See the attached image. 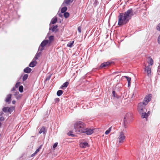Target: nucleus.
<instances>
[{"instance_id": "29", "label": "nucleus", "mask_w": 160, "mask_h": 160, "mask_svg": "<svg viewBox=\"0 0 160 160\" xmlns=\"http://www.w3.org/2000/svg\"><path fill=\"white\" fill-rule=\"evenodd\" d=\"M28 75L27 74H25L23 76V78H22L23 81H24L25 80H26L27 79V78L28 77Z\"/></svg>"}, {"instance_id": "23", "label": "nucleus", "mask_w": 160, "mask_h": 160, "mask_svg": "<svg viewBox=\"0 0 160 160\" xmlns=\"http://www.w3.org/2000/svg\"><path fill=\"white\" fill-rule=\"evenodd\" d=\"M74 41H72L70 42L69 43H68L67 44V46L68 47H69L70 48L72 47L73 45V44L74 43Z\"/></svg>"}, {"instance_id": "28", "label": "nucleus", "mask_w": 160, "mask_h": 160, "mask_svg": "<svg viewBox=\"0 0 160 160\" xmlns=\"http://www.w3.org/2000/svg\"><path fill=\"white\" fill-rule=\"evenodd\" d=\"M40 54L39 53H37L35 56L34 59L35 60H37L38 59L39 57H40Z\"/></svg>"}, {"instance_id": "18", "label": "nucleus", "mask_w": 160, "mask_h": 160, "mask_svg": "<svg viewBox=\"0 0 160 160\" xmlns=\"http://www.w3.org/2000/svg\"><path fill=\"white\" fill-rule=\"evenodd\" d=\"M69 84V82H66L64 83L61 86V88L62 89H63L64 88H66L67 87Z\"/></svg>"}, {"instance_id": "2", "label": "nucleus", "mask_w": 160, "mask_h": 160, "mask_svg": "<svg viewBox=\"0 0 160 160\" xmlns=\"http://www.w3.org/2000/svg\"><path fill=\"white\" fill-rule=\"evenodd\" d=\"M75 131L80 133H83V131L86 127L85 124L81 121L76 122L74 125Z\"/></svg>"}, {"instance_id": "22", "label": "nucleus", "mask_w": 160, "mask_h": 160, "mask_svg": "<svg viewBox=\"0 0 160 160\" xmlns=\"http://www.w3.org/2000/svg\"><path fill=\"white\" fill-rule=\"evenodd\" d=\"M54 37L53 36H50L49 37V40H48V41H49V43H51L53 41V40H54Z\"/></svg>"}, {"instance_id": "47", "label": "nucleus", "mask_w": 160, "mask_h": 160, "mask_svg": "<svg viewBox=\"0 0 160 160\" xmlns=\"http://www.w3.org/2000/svg\"><path fill=\"white\" fill-rule=\"evenodd\" d=\"M56 99L58 100V101L59 100V98H57Z\"/></svg>"}, {"instance_id": "32", "label": "nucleus", "mask_w": 160, "mask_h": 160, "mask_svg": "<svg viewBox=\"0 0 160 160\" xmlns=\"http://www.w3.org/2000/svg\"><path fill=\"white\" fill-rule=\"evenodd\" d=\"M19 90L21 92H22L23 91V87L22 86H20L19 88Z\"/></svg>"}, {"instance_id": "36", "label": "nucleus", "mask_w": 160, "mask_h": 160, "mask_svg": "<svg viewBox=\"0 0 160 160\" xmlns=\"http://www.w3.org/2000/svg\"><path fill=\"white\" fill-rule=\"evenodd\" d=\"M2 111L6 112L7 111L8 112V107H4L2 109Z\"/></svg>"}, {"instance_id": "24", "label": "nucleus", "mask_w": 160, "mask_h": 160, "mask_svg": "<svg viewBox=\"0 0 160 160\" xmlns=\"http://www.w3.org/2000/svg\"><path fill=\"white\" fill-rule=\"evenodd\" d=\"M63 92L62 90H59L58 91V92H57V94L58 96H61L62 94L63 93Z\"/></svg>"}, {"instance_id": "42", "label": "nucleus", "mask_w": 160, "mask_h": 160, "mask_svg": "<svg viewBox=\"0 0 160 160\" xmlns=\"http://www.w3.org/2000/svg\"><path fill=\"white\" fill-rule=\"evenodd\" d=\"M19 84H20L19 82L16 83V85H15L16 87L17 88L18 87V86L19 85Z\"/></svg>"}, {"instance_id": "38", "label": "nucleus", "mask_w": 160, "mask_h": 160, "mask_svg": "<svg viewBox=\"0 0 160 160\" xmlns=\"http://www.w3.org/2000/svg\"><path fill=\"white\" fill-rule=\"evenodd\" d=\"M58 142H56L55 143L53 146V148H54V149H55L57 146L58 145Z\"/></svg>"}, {"instance_id": "43", "label": "nucleus", "mask_w": 160, "mask_h": 160, "mask_svg": "<svg viewBox=\"0 0 160 160\" xmlns=\"http://www.w3.org/2000/svg\"><path fill=\"white\" fill-rule=\"evenodd\" d=\"M36 154V153L35 152L34 153L32 154L31 155V157H32L34 156Z\"/></svg>"}, {"instance_id": "6", "label": "nucleus", "mask_w": 160, "mask_h": 160, "mask_svg": "<svg viewBox=\"0 0 160 160\" xmlns=\"http://www.w3.org/2000/svg\"><path fill=\"white\" fill-rule=\"evenodd\" d=\"M144 104L142 102H140L138 105V109L140 113H142L143 111L144 108Z\"/></svg>"}, {"instance_id": "13", "label": "nucleus", "mask_w": 160, "mask_h": 160, "mask_svg": "<svg viewBox=\"0 0 160 160\" xmlns=\"http://www.w3.org/2000/svg\"><path fill=\"white\" fill-rule=\"evenodd\" d=\"M148 113L149 114V112H148L147 113L146 112L143 113V112L140 113L141 115V117L142 118H147L148 117Z\"/></svg>"}, {"instance_id": "27", "label": "nucleus", "mask_w": 160, "mask_h": 160, "mask_svg": "<svg viewBox=\"0 0 160 160\" xmlns=\"http://www.w3.org/2000/svg\"><path fill=\"white\" fill-rule=\"evenodd\" d=\"M72 2V1H71V0H65L64 2L66 4H69Z\"/></svg>"}, {"instance_id": "11", "label": "nucleus", "mask_w": 160, "mask_h": 160, "mask_svg": "<svg viewBox=\"0 0 160 160\" xmlns=\"http://www.w3.org/2000/svg\"><path fill=\"white\" fill-rule=\"evenodd\" d=\"M111 64V63L109 62H104L102 63L100 66V68H105L106 67H108L109 65H110Z\"/></svg>"}, {"instance_id": "35", "label": "nucleus", "mask_w": 160, "mask_h": 160, "mask_svg": "<svg viewBox=\"0 0 160 160\" xmlns=\"http://www.w3.org/2000/svg\"><path fill=\"white\" fill-rule=\"evenodd\" d=\"M112 94L113 96L114 97H117V95L116 93L114 91H113L112 92Z\"/></svg>"}, {"instance_id": "10", "label": "nucleus", "mask_w": 160, "mask_h": 160, "mask_svg": "<svg viewBox=\"0 0 160 160\" xmlns=\"http://www.w3.org/2000/svg\"><path fill=\"white\" fill-rule=\"evenodd\" d=\"M147 59V62L148 64V65H150L152 66L154 63L153 60L151 57H148Z\"/></svg>"}, {"instance_id": "49", "label": "nucleus", "mask_w": 160, "mask_h": 160, "mask_svg": "<svg viewBox=\"0 0 160 160\" xmlns=\"http://www.w3.org/2000/svg\"><path fill=\"white\" fill-rule=\"evenodd\" d=\"M48 79V78H46V80H47Z\"/></svg>"}, {"instance_id": "20", "label": "nucleus", "mask_w": 160, "mask_h": 160, "mask_svg": "<svg viewBox=\"0 0 160 160\" xmlns=\"http://www.w3.org/2000/svg\"><path fill=\"white\" fill-rule=\"evenodd\" d=\"M14 106H12L10 108L8 107V112L10 113L14 110Z\"/></svg>"}, {"instance_id": "17", "label": "nucleus", "mask_w": 160, "mask_h": 160, "mask_svg": "<svg viewBox=\"0 0 160 160\" xmlns=\"http://www.w3.org/2000/svg\"><path fill=\"white\" fill-rule=\"evenodd\" d=\"M46 131L45 130V128L44 127H42L41 129H40L39 133V134H41L42 133H43L44 134H45Z\"/></svg>"}, {"instance_id": "7", "label": "nucleus", "mask_w": 160, "mask_h": 160, "mask_svg": "<svg viewBox=\"0 0 160 160\" xmlns=\"http://www.w3.org/2000/svg\"><path fill=\"white\" fill-rule=\"evenodd\" d=\"M93 130L94 129L87 128L85 127L83 131V133H86L87 135H90L93 132Z\"/></svg>"}, {"instance_id": "34", "label": "nucleus", "mask_w": 160, "mask_h": 160, "mask_svg": "<svg viewBox=\"0 0 160 160\" xmlns=\"http://www.w3.org/2000/svg\"><path fill=\"white\" fill-rule=\"evenodd\" d=\"M72 133H73L72 131H70L68 133V134L69 136H71L72 137H74L75 136V135L73 134H72Z\"/></svg>"}, {"instance_id": "37", "label": "nucleus", "mask_w": 160, "mask_h": 160, "mask_svg": "<svg viewBox=\"0 0 160 160\" xmlns=\"http://www.w3.org/2000/svg\"><path fill=\"white\" fill-rule=\"evenodd\" d=\"M157 30L160 31V23L158 24L156 28Z\"/></svg>"}, {"instance_id": "40", "label": "nucleus", "mask_w": 160, "mask_h": 160, "mask_svg": "<svg viewBox=\"0 0 160 160\" xmlns=\"http://www.w3.org/2000/svg\"><path fill=\"white\" fill-rule=\"evenodd\" d=\"M78 30L79 32L80 33L81 32V28L80 27H79L78 28Z\"/></svg>"}, {"instance_id": "1", "label": "nucleus", "mask_w": 160, "mask_h": 160, "mask_svg": "<svg viewBox=\"0 0 160 160\" xmlns=\"http://www.w3.org/2000/svg\"><path fill=\"white\" fill-rule=\"evenodd\" d=\"M133 15V11L130 9L124 13H120L118 17V25L122 26L126 24L129 21Z\"/></svg>"}, {"instance_id": "46", "label": "nucleus", "mask_w": 160, "mask_h": 160, "mask_svg": "<svg viewBox=\"0 0 160 160\" xmlns=\"http://www.w3.org/2000/svg\"><path fill=\"white\" fill-rule=\"evenodd\" d=\"M15 88L14 87L12 89V91H14L15 90Z\"/></svg>"}, {"instance_id": "16", "label": "nucleus", "mask_w": 160, "mask_h": 160, "mask_svg": "<svg viewBox=\"0 0 160 160\" xmlns=\"http://www.w3.org/2000/svg\"><path fill=\"white\" fill-rule=\"evenodd\" d=\"M32 69L28 67H27L24 69V72L25 73H29Z\"/></svg>"}, {"instance_id": "14", "label": "nucleus", "mask_w": 160, "mask_h": 160, "mask_svg": "<svg viewBox=\"0 0 160 160\" xmlns=\"http://www.w3.org/2000/svg\"><path fill=\"white\" fill-rule=\"evenodd\" d=\"M37 64V62L35 61L32 62L29 64V66L31 67H33L35 66Z\"/></svg>"}, {"instance_id": "33", "label": "nucleus", "mask_w": 160, "mask_h": 160, "mask_svg": "<svg viewBox=\"0 0 160 160\" xmlns=\"http://www.w3.org/2000/svg\"><path fill=\"white\" fill-rule=\"evenodd\" d=\"M42 145H41L39 148L36 150V151L35 152L36 153H37L41 149L42 147Z\"/></svg>"}, {"instance_id": "19", "label": "nucleus", "mask_w": 160, "mask_h": 160, "mask_svg": "<svg viewBox=\"0 0 160 160\" xmlns=\"http://www.w3.org/2000/svg\"><path fill=\"white\" fill-rule=\"evenodd\" d=\"M124 77L127 79L128 86H130L131 83V78L126 76H124Z\"/></svg>"}, {"instance_id": "3", "label": "nucleus", "mask_w": 160, "mask_h": 160, "mask_svg": "<svg viewBox=\"0 0 160 160\" xmlns=\"http://www.w3.org/2000/svg\"><path fill=\"white\" fill-rule=\"evenodd\" d=\"M144 71L147 73L148 77L151 78L152 76V66L150 65L145 66Z\"/></svg>"}, {"instance_id": "4", "label": "nucleus", "mask_w": 160, "mask_h": 160, "mask_svg": "<svg viewBox=\"0 0 160 160\" xmlns=\"http://www.w3.org/2000/svg\"><path fill=\"white\" fill-rule=\"evenodd\" d=\"M118 138L119 143H122L124 142V141L125 138V136L123 132L122 131L120 132L119 136Z\"/></svg>"}, {"instance_id": "8", "label": "nucleus", "mask_w": 160, "mask_h": 160, "mask_svg": "<svg viewBox=\"0 0 160 160\" xmlns=\"http://www.w3.org/2000/svg\"><path fill=\"white\" fill-rule=\"evenodd\" d=\"M151 100L150 97L149 95L146 96L143 100V102H142L144 105H146L148 104V102Z\"/></svg>"}, {"instance_id": "12", "label": "nucleus", "mask_w": 160, "mask_h": 160, "mask_svg": "<svg viewBox=\"0 0 160 160\" xmlns=\"http://www.w3.org/2000/svg\"><path fill=\"white\" fill-rule=\"evenodd\" d=\"M79 145L80 147L83 148H85L87 147H89V145L88 143L86 142H81L80 143Z\"/></svg>"}, {"instance_id": "31", "label": "nucleus", "mask_w": 160, "mask_h": 160, "mask_svg": "<svg viewBox=\"0 0 160 160\" xmlns=\"http://www.w3.org/2000/svg\"><path fill=\"white\" fill-rule=\"evenodd\" d=\"M57 28V25L53 26V27H52V32H53L55 31L56 30V29Z\"/></svg>"}, {"instance_id": "15", "label": "nucleus", "mask_w": 160, "mask_h": 160, "mask_svg": "<svg viewBox=\"0 0 160 160\" xmlns=\"http://www.w3.org/2000/svg\"><path fill=\"white\" fill-rule=\"evenodd\" d=\"M131 116V115L129 113H127L124 117V122L125 123L127 121V120L129 119V118Z\"/></svg>"}, {"instance_id": "21", "label": "nucleus", "mask_w": 160, "mask_h": 160, "mask_svg": "<svg viewBox=\"0 0 160 160\" xmlns=\"http://www.w3.org/2000/svg\"><path fill=\"white\" fill-rule=\"evenodd\" d=\"M57 21V17H55L52 18L51 21V23L52 24H54L56 23Z\"/></svg>"}, {"instance_id": "9", "label": "nucleus", "mask_w": 160, "mask_h": 160, "mask_svg": "<svg viewBox=\"0 0 160 160\" xmlns=\"http://www.w3.org/2000/svg\"><path fill=\"white\" fill-rule=\"evenodd\" d=\"M12 94H9L7 95L5 99V101L8 104H10L11 100Z\"/></svg>"}, {"instance_id": "25", "label": "nucleus", "mask_w": 160, "mask_h": 160, "mask_svg": "<svg viewBox=\"0 0 160 160\" xmlns=\"http://www.w3.org/2000/svg\"><path fill=\"white\" fill-rule=\"evenodd\" d=\"M67 8L66 7H64L62 8L61 10V12L62 13L64 12L67 10Z\"/></svg>"}, {"instance_id": "45", "label": "nucleus", "mask_w": 160, "mask_h": 160, "mask_svg": "<svg viewBox=\"0 0 160 160\" xmlns=\"http://www.w3.org/2000/svg\"><path fill=\"white\" fill-rule=\"evenodd\" d=\"M3 114V112H1L0 113V116H2V115Z\"/></svg>"}, {"instance_id": "39", "label": "nucleus", "mask_w": 160, "mask_h": 160, "mask_svg": "<svg viewBox=\"0 0 160 160\" xmlns=\"http://www.w3.org/2000/svg\"><path fill=\"white\" fill-rule=\"evenodd\" d=\"M4 120V118L3 117H1L0 118V121H2Z\"/></svg>"}, {"instance_id": "30", "label": "nucleus", "mask_w": 160, "mask_h": 160, "mask_svg": "<svg viewBox=\"0 0 160 160\" xmlns=\"http://www.w3.org/2000/svg\"><path fill=\"white\" fill-rule=\"evenodd\" d=\"M69 14L68 12H65L64 14V16L66 18H67L69 17Z\"/></svg>"}, {"instance_id": "26", "label": "nucleus", "mask_w": 160, "mask_h": 160, "mask_svg": "<svg viewBox=\"0 0 160 160\" xmlns=\"http://www.w3.org/2000/svg\"><path fill=\"white\" fill-rule=\"evenodd\" d=\"M111 129H112V127H111L110 128H109L108 129V130L106 131L105 132V134L106 135H107V134H108L111 131Z\"/></svg>"}, {"instance_id": "48", "label": "nucleus", "mask_w": 160, "mask_h": 160, "mask_svg": "<svg viewBox=\"0 0 160 160\" xmlns=\"http://www.w3.org/2000/svg\"><path fill=\"white\" fill-rule=\"evenodd\" d=\"M48 79V78H46V80H47Z\"/></svg>"}, {"instance_id": "44", "label": "nucleus", "mask_w": 160, "mask_h": 160, "mask_svg": "<svg viewBox=\"0 0 160 160\" xmlns=\"http://www.w3.org/2000/svg\"><path fill=\"white\" fill-rule=\"evenodd\" d=\"M12 102L13 104H14L16 103V101L15 100H13L12 101Z\"/></svg>"}, {"instance_id": "41", "label": "nucleus", "mask_w": 160, "mask_h": 160, "mask_svg": "<svg viewBox=\"0 0 160 160\" xmlns=\"http://www.w3.org/2000/svg\"><path fill=\"white\" fill-rule=\"evenodd\" d=\"M158 41L159 44H160V35L158 37Z\"/></svg>"}, {"instance_id": "5", "label": "nucleus", "mask_w": 160, "mask_h": 160, "mask_svg": "<svg viewBox=\"0 0 160 160\" xmlns=\"http://www.w3.org/2000/svg\"><path fill=\"white\" fill-rule=\"evenodd\" d=\"M49 42V41L48 40H44L40 44L39 47V49L41 51L43 50L44 48V47Z\"/></svg>"}]
</instances>
